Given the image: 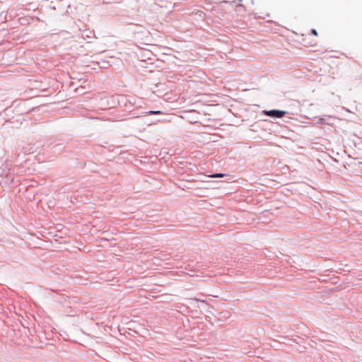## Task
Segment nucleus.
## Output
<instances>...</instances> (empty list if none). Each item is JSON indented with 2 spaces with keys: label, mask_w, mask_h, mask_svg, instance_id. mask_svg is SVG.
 I'll return each mask as SVG.
<instances>
[{
  "label": "nucleus",
  "mask_w": 362,
  "mask_h": 362,
  "mask_svg": "<svg viewBox=\"0 0 362 362\" xmlns=\"http://www.w3.org/2000/svg\"><path fill=\"white\" fill-rule=\"evenodd\" d=\"M116 100L118 105L124 111L131 112L136 105V98L131 95H118Z\"/></svg>",
  "instance_id": "1"
},
{
  "label": "nucleus",
  "mask_w": 362,
  "mask_h": 362,
  "mask_svg": "<svg viewBox=\"0 0 362 362\" xmlns=\"http://www.w3.org/2000/svg\"><path fill=\"white\" fill-rule=\"evenodd\" d=\"M163 112L160 110H150L147 112H141L140 116H146L151 115H162ZM139 115H136L134 113L133 114V117H138Z\"/></svg>",
  "instance_id": "4"
},
{
  "label": "nucleus",
  "mask_w": 362,
  "mask_h": 362,
  "mask_svg": "<svg viewBox=\"0 0 362 362\" xmlns=\"http://www.w3.org/2000/svg\"><path fill=\"white\" fill-rule=\"evenodd\" d=\"M160 7H165V8H168V6H164V5H163V4H162V5H160Z\"/></svg>",
  "instance_id": "7"
},
{
  "label": "nucleus",
  "mask_w": 362,
  "mask_h": 362,
  "mask_svg": "<svg viewBox=\"0 0 362 362\" xmlns=\"http://www.w3.org/2000/svg\"><path fill=\"white\" fill-rule=\"evenodd\" d=\"M224 175H225L223 173H214V174L211 175V177H214V178H218V177H223Z\"/></svg>",
  "instance_id": "5"
},
{
  "label": "nucleus",
  "mask_w": 362,
  "mask_h": 362,
  "mask_svg": "<svg viewBox=\"0 0 362 362\" xmlns=\"http://www.w3.org/2000/svg\"><path fill=\"white\" fill-rule=\"evenodd\" d=\"M27 104V101L20 102L16 107L18 110H16V112L18 114H24V113H30L31 112H35L39 110V107H33L28 110L25 109V106Z\"/></svg>",
  "instance_id": "3"
},
{
  "label": "nucleus",
  "mask_w": 362,
  "mask_h": 362,
  "mask_svg": "<svg viewBox=\"0 0 362 362\" xmlns=\"http://www.w3.org/2000/svg\"><path fill=\"white\" fill-rule=\"evenodd\" d=\"M13 182V178H11V181H10V183H12Z\"/></svg>",
  "instance_id": "8"
},
{
  "label": "nucleus",
  "mask_w": 362,
  "mask_h": 362,
  "mask_svg": "<svg viewBox=\"0 0 362 362\" xmlns=\"http://www.w3.org/2000/svg\"><path fill=\"white\" fill-rule=\"evenodd\" d=\"M310 33L314 35H317V31L314 28L311 29Z\"/></svg>",
  "instance_id": "6"
},
{
  "label": "nucleus",
  "mask_w": 362,
  "mask_h": 362,
  "mask_svg": "<svg viewBox=\"0 0 362 362\" xmlns=\"http://www.w3.org/2000/svg\"><path fill=\"white\" fill-rule=\"evenodd\" d=\"M288 112L281 110H263L262 114L265 116H268L272 118H282L284 117Z\"/></svg>",
  "instance_id": "2"
}]
</instances>
